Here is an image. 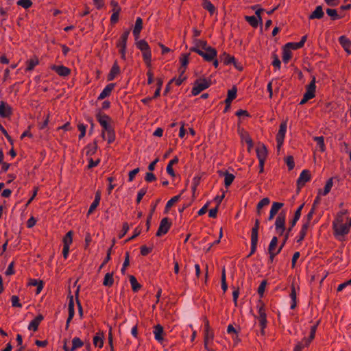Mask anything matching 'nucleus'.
I'll return each instance as SVG.
<instances>
[{
  "instance_id": "obj_1",
  "label": "nucleus",
  "mask_w": 351,
  "mask_h": 351,
  "mask_svg": "<svg viewBox=\"0 0 351 351\" xmlns=\"http://www.w3.org/2000/svg\"><path fill=\"white\" fill-rule=\"evenodd\" d=\"M348 210L339 211L332 222V227L336 237H341L348 234L351 227V218L348 215Z\"/></svg>"
},
{
  "instance_id": "obj_2",
  "label": "nucleus",
  "mask_w": 351,
  "mask_h": 351,
  "mask_svg": "<svg viewBox=\"0 0 351 351\" xmlns=\"http://www.w3.org/2000/svg\"><path fill=\"white\" fill-rule=\"evenodd\" d=\"M260 226L259 219H256L254 225L252 229L251 232V250L249 256L253 254L256 250V246L258 239V229Z\"/></svg>"
},
{
  "instance_id": "obj_3",
  "label": "nucleus",
  "mask_w": 351,
  "mask_h": 351,
  "mask_svg": "<svg viewBox=\"0 0 351 351\" xmlns=\"http://www.w3.org/2000/svg\"><path fill=\"white\" fill-rule=\"evenodd\" d=\"M130 33V29H125L122 35L120 36V38L117 43V47L119 48V52L121 53V57L123 60H125L126 56V47H127V41Z\"/></svg>"
},
{
  "instance_id": "obj_4",
  "label": "nucleus",
  "mask_w": 351,
  "mask_h": 351,
  "mask_svg": "<svg viewBox=\"0 0 351 351\" xmlns=\"http://www.w3.org/2000/svg\"><path fill=\"white\" fill-rule=\"evenodd\" d=\"M210 84L209 80H208L205 78L198 79L194 83V86L192 88L191 93L193 95H197L202 90L208 88L210 86Z\"/></svg>"
},
{
  "instance_id": "obj_5",
  "label": "nucleus",
  "mask_w": 351,
  "mask_h": 351,
  "mask_svg": "<svg viewBox=\"0 0 351 351\" xmlns=\"http://www.w3.org/2000/svg\"><path fill=\"white\" fill-rule=\"evenodd\" d=\"M317 330V325L311 327V332L308 338H304L301 342H299L295 347L293 351H301L305 346H308L312 340L315 338Z\"/></svg>"
},
{
  "instance_id": "obj_6",
  "label": "nucleus",
  "mask_w": 351,
  "mask_h": 351,
  "mask_svg": "<svg viewBox=\"0 0 351 351\" xmlns=\"http://www.w3.org/2000/svg\"><path fill=\"white\" fill-rule=\"evenodd\" d=\"M196 53L207 62L213 61L217 57V54L216 49L211 47H208L204 50L197 49Z\"/></svg>"
},
{
  "instance_id": "obj_7",
  "label": "nucleus",
  "mask_w": 351,
  "mask_h": 351,
  "mask_svg": "<svg viewBox=\"0 0 351 351\" xmlns=\"http://www.w3.org/2000/svg\"><path fill=\"white\" fill-rule=\"evenodd\" d=\"M286 215L285 213H280L276 219L275 228L279 235H282L285 230Z\"/></svg>"
},
{
  "instance_id": "obj_8",
  "label": "nucleus",
  "mask_w": 351,
  "mask_h": 351,
  "mask_svg": "<svg viewBox=\"0 0 351 351\" xmlns=\"http://www.w3.org/2000/svg\"><path fill=\"white\" fill-rule=\"evenodd\" d=\"M258 319L259 320V322H260V325H261V334L263 335L264 334V330L265 328H266L267 326V315H266V313H265V309L264 308V305L263 304H260V305H258Z\"/></svg>"
},
{
  "instance_id": "obj_9",
  "label": "nucleus",
  "mask_w": 351,
  "mask_h": 351,
  "mask_svg": "<svg viewBox=\"0 0 351 351\" xmlns=\"http://www.w3.org/2000/svg\"><path fill=\"white\" fill-rule=\"evenodd\" d=\"M153 334L154 339L159 343L163 344L165 341V332L163 327L160 324H157L153 328Z\"/></svg>"
},
{
  "instance_id": "obj_10",
  "label": "nucleus",
  "mask_w": 351,
  "mask_h": 351,
  "mask_svg": "<svg viewBox=\"0 0 351 351\" xmlns=\"http://www.w3.org/2000/svg\"><path fill=\"white\" fill-rule=\"evenodd\" d=\"M286 132H287V123L282 122L280 125V128H279L278 132L276 135L277 147L278 149H280V147L283 144Z\"/></svg>"
},
{
  "instance_id": "obj_11",
  "label": "nucleus",
  "mask_w": 351,
  "mask_h": 351,
  "mask_svg": "<svg viewBox=\"0 0 351 351\" xmlns=\"http://www.w3.org/2000/svg\"><path fill=\"white\" fill-rule=\"evenodd\" d=\"M171 223L169 221V219L167 217L163 218L160 223L156 236L161 237L169 231Z\"/></svg>"
},
{
  "instance_id": "obj_12",
  "label": "nucleus",
  "mask_w": 351,
  "mask_h": 351,
  "mask_svg": "<svg viewBox=\"0 0 351 351\" xmlns=\"http://www.w3.org/2000/svg\"><path fill=\"white\" fill-rule=\"evenodd\" d=\"M315 78L313 77L312 81L310 82L309 84L306 86V90L304 93V97L308 98V99H313L315 96Z\"/></svg>"
},
{
  "instance_id": "obj_13",
  "label": "nucleus",
  "mask_w": 351,
  "mask_h": 351,
  "mask_svg": "<svg viewBox=\"0 0 351 351\" xmlns=\"http://www.w3.org/2000/svg\"><path fill=\"white\" fill-rule=\"evenodd\" d=\"M311 180V174L309 171L303 170L297 181V184L299 188L302 187L304 184Z\"/></svg>"
},
{
  "instance_id": "obj_14",
  "label": "nucleus",
  "mask_w": 351,
  "mask_h": 351,
  "mask_svg": "<svg viewBox=\"0 0 351 351\" xmlns=\"http://www.w3.org/2000/svg\"><path fill=\"white\" fill-rule=\"evenodd\" d=\"M256 151L258 161H265L267 156V150L265 145L264 144H259L257 146Z\"/></svg>"
},
{
  "instance_id": "obj_15",
  "label": "nucleus",
  "mask_w": 351,
  "mask_h": 351,
  "mask_svg": "<svg viewBox=\"0 0 351 351\" xmlns=\"http://www.w3.org/2000/svg\"><path fill=\"white\" fill-rule=\"evenodd\" d=\"M194 46L190 49L191 51H193L196 53V50H204L208 48L209 46L207 44L206 40H200V39H195Z\"/></svg>"
},
{
  "instance_id": "obj_16",
  "label": "nucleus",
  "mask_w": 351,
  "mask_h": 351,
  "mask_svg": "<svg viewBox=\"0 0 351 351\" xmlns=\"http://www.w3.org/2000/svg\"><path fill=\"white\" fill-rule=\"evenodd\" d=\"M306 39H307V36L305 35L302 37L301 40L300 42H298V43H288L285 46L286 47H287L288 49H289L290 51L296 50V49L302 48L304 46L305 42L306 41Z\"/></svg>"
},
{
  "instance_id": "obj_17",
  "label": "nucleus",
  "mask_w": 351,
  "mask_h": 351,
  "mask_svg": "<svg viewBox=\"0 0 351 351\" xmlns=\"http://www.w3.org/2000/svg\"><path fill=\"white\" fill-rule=\"evenodd\" d=\"M51 69L56 71L60 76L66 77L71 73V70L63 65L56 66L53 65Z\"/></svg>"
},
{
  "instance_id": "obj_18",
  "label": "nucleus",
  "mask_w": 351,
  "mask_h": 351,
  "mask_svg": "<svg viewBox=\"0 0 351 351\" xmlns=\"http://www.w3.org/2000/svg\"><path fill=\"white\" fill-rule=\"evenodd\" d=\"M114 86H115V84H113V83L108 84L107 86H106V87L104 88V90L101 91V93L99 95L97 99L102 100V99H105L106 97L110 96V95L111 94Z\"/></svg>"
},
{
  "instance_id": "obj_19",
  "label": "nucleus",
  "mask_w": 351,
  "mask_h": 351,
  "mask_svg": "<svg viewBox=\"0 0 351 351\" xmlns=\"http://www.w3.org/2000/svg\"><path fill=\"white\" fill-rule=\"evenodd\" d=\"M12 114L11 108L4 101L0 103V116L1 117H8Z\"/></svg>"
},
{
  "instance_id": "obj_20",
  "label": "nucleus",
  "mask_w": 351,
  "mask_h": 351,
  "mask_svg": "<svg viewBox=\"0 0 351 351\" xmlns=\"http://www.w3.org/2000/svg\"><path fill=\"white\" fill-rule=\"evenodd\" d=\"M219 174L221 176H224V184L226 187H228L234 181L235 177L233 174L228 173V171H219Z\"/></svg>"
},
{
  "instance_id": "obj_21",
  "label": "nucleus",
  "mask_w": 351,
  "mask_h": 351,
  "mask_svg": "<svg viewBox=\"0 0 351 351\" xmlns=\"http://www.w3.org/2000/svg\"><path fill=\"white\" fill-rule=\"evenodd\" d=\"M283 203L280 202H273L270 212L269 216L268 217V220L271 221L274 219V216L277 214L279 210L283 206Z\"/></svg>"
},
{
  "instance_id": "obj_22",
  "label": "nucleus",
  "mask_w": 351,
  "mask_h": 351,
  "mask_svg": "<svg viewBox=\"0 0 351 351\" xmlns=\"http://www.w3.org/2000/svg\"><path fill=\"white\" fill-rule=\"evenodd\" d=\"M143 29V20L141 18L138 17L135 22V25L133 29V34L135 39H138L140 36V33Z\"/></svg>"
},
{
  "instance_id": "obj_23",
  "label": "nucleus",
  "mask_w": 351,
  "mask_h": 351,
  "mask_svg": "<svg viewBox=\"0 0 351 351\" xmlns=\"http://www.w3.org/2000/svg\"><path fill=\"white\" fill-rule=\"evenodd\" d=\"M119 73H120V67L118 65L117 62H115L113 64V65L110 69V71L108 75V77H107L108 80V81L113 80Z\"/></svg>"
},
{
  "instance_id": "obj_24",
  "label": "nucleus",
  "mask_w": 351,
  "mask_h": 351,
  "mask_svg": "<svg viewBox=\"0 0 351 351\" xmlns=\"http://www.w3.org/2000/svg\"><path fill=\"white\" fill-rule=\"evenodd\" d=\"M304 204H301L298 209L295 212L294 217L292 221L290 222V227L289 228V231H291L292 228L295 226L297 221L299 220L301 216V212L304 207Z\"/></svg>"
},
{
  "instance_id": "obj_25",
  "label": "nucleus",
  "mask_w": 351,
  "mask_h": 351,
  "mask_svg": "<svg viewBox=\"0 0 351 351\" xmlns=\"http://www.w3.org/2000/svg\"><path fill=\"white\" fill-rule=\"evenodd\" d=\"M324 15V12L323 11L322 7L321 5H318L316 7L315 10L309 15L308 19H320Z\"/></svg>"
},
{
  "instance_id": "obj_26",
  "label": "nucleus",
  "mask_w": 351,
  "mask_h": 351,
  "mask_svg": "<svg viewBox=\"0 0 351 351\" xmlns=\"http://www.w3.org/2000/svg\"><path fill=\"white\" fill-rule=\"evenodd\" d=\"M43 316L42 315H38L36 316L33 320L31 321L28 326L29 330H32L34 331H36L38 330V326L41 321L43 319Z\"/></svg>"
},
{
  "instance_id": "obj_27",
  "label": "nucleus",
  "mask_w": 351,
  "mask_h": 351,
  "mask_svg": "<svg viewBox=\"0 0 351 351\" xmlns=\"http://www.w3.org/2000/svg\"><path fill=\"white\" fill-rule=\"evenodd\" d=\"M189 54H182L180 58V62L181 64V66L179 69V72L181 74H184L186 71V68L187 64H189Z\"/></svg>"
},
{
  "instance_id": "obj_28",
  "label": "nucleus",
  "mask_w": 351,
  "mask_h": 351,
  "mask_svg": "<svg viewBox=\"0 0 351 351\" xmlns=\"http://www.w3.org/2000/svg\"><path fill=\"white\" fill-rule=\"evenodd\" d=\"M309 228L308 223H304L301 230L299 232V234L296 237L297 243H301L306 235L307 230Z\"/></svg>"
},
{
  "instance_id": "obj_29",
  "label": "nucleus",
  "mask_w": 351,
  "mask_h": 351,
  "mask_svg": "<svg viewBox=\"0 0 351 351\" xmlns=\"http://www.w3.org/2000/svg\"><path fill=\"white\" fill-rule=\"evenodd\" d=\"M104 333L97 332L93 337V344L95 347L101 348L104 346Z\"/></svg>"
},
{
  "instance_id": "obj_30",
  "label": "nucleus",
  "mask_w": 351,
  "mask_h": 351,
  "mask_svg": "<svg viewBox=\"0 0 351 351\" xmlns=\"http://www.w3.org/2000/svg\"><path fill=\"white\" fill-rule=\"evenodd\" d=\"M214 333L213 330L204 331V348L208 349V346L213 342Z\"/></svg>"
},
{
  "instance_id": "obj_31",
  "label": "nucleus",
  "mask_w": 351,
  "mask_h": 351,
  "mask_svg": "<svg viewBox=\"0 0 351 351\" xmlns=\"http://www.w3.org/2000/svg\"><path fill=\"white\" fill-rule=\"evenodd\" d=\"M339 41L347 53H350L349 48L351 47V41L345 36H340Z\"/></svg>"
},
{
  "instance_id": "obj_32",
  "label": "nucleus",
  "mask_w": 351,
  "mask_h": 351,
  "mask_svg": "<svg viewBox=\"0 0 351 351\" xmlns=\"http://www.w3.org/2000/svg\"><path fill=\"white\" fill-rule=\"evenodd\" d=\"M85 149L86 155L90 157L96 153L97 150V144L95 141L93 143H90L86 145Z\"/></svg>"
},
{
  "instance_id": "obj_33",
  "label": "nucleus",
  "mask_w": 351,
  "mask_h": 351,
  "mask_svg": "<svg viewBox=\"0 0 351 351\" xmlns=\"http://www.w3.org/2000/svg\"><path fill=\"white\" fill-rule=\"evenodd\" d=\"M39 64V60L37 57H34L32 59L27 60L26 62L27 67L25 71H32L34 67Z\"/></svg>"
},
{
  "instance_id": "obj_34",
  "label": "nucleus",
  "mask_w": 351,
  "mask_h": 351,
  "mask_svg": "<svg viewBox=\"0 0 351 351\" xmlns=\"http://www.w3.org/2000/svg\"><path fill=\"white\" fill-rule=\"evenodd\" d=\"M245 19L253 27L256 28L261 24L260 20L255 16H245Z\"/></svg>"
},
{
  "instance_id": "obj_35",
  "label": "nucleus",
  "mask_w": 351,
  "mask_h": 351,
  "mask_svg": "<svg viewBox=\"0 0 351 351\" xmlns=\"http://www.w3.org/2000/svg\"><path fill=\"white\" fill-rule=\"evenodd\" d=\"M313 140L317 143V147L319 148V151L324 152L326 150L324 136H315L313 137Z\"/></svg>"
},
{
  "instance_id": "obj_36",
  "label": "nucleus",
  "mask_w": 351,
  "mask_h": 351,
  "mask_svg": "<svg viewBox=\"0 0 351 351\" xmlns=\"http://www.w3.org/2000/svg\"><path fill=\"white\" fill-rule=\"evenodd\" d=\"M114 282L113 279V274L112 273H107L106 274L104 281H103V285L106 287H112Z\"/></svg>"
},
{
  "instance_id": "obj_37",
  "label": "nucleus",
  "mask_w": 351,
  "mask_h": 351,
  "mask_svg": "<svg viewBox=\"0 0 351 351\" xmlns=\"http://www.w3.org/2000/svg\"><path fill=\"white\" fill-rule=\"evenodd\" d=\"M29 285H31V286H35L37 287L36 289V294H38L40 293V291H42L43 288V282L42 280H36V279H31L29 282Z\"/></svg>"
},
{
  "instance_id": "obj_38",
  "label": "nucleus",
  "mask_w": 351,
  "mask_h": 351,
  "mask_svg": "<svg viewBox=\"0 0 351 351\" xmlns=\"http://www.w3.org/2000/svg\"><path fill=\"white\" fill-rule=\"evenodd\" d=\"M202 7L208 10L210 14H213L215 11V7L209 0H203Z\"/></svg>"
},
{
  "instance_id": "obj_39",
  "label": "nucleus",
  "mask_w": 351,
  "mask_h": 351,
  "mask_svg": "<svg viewBox=\"0 0 351 351\" xmlns=\"http://www.w3.org/2000/svg\"><path fill=\"white\" fill-rule=\"evenodd\" d=\"M83 345V341L79 337H74L72 339V347L71 348V351H75L76 349L82 348Z\"/></svg>"
},
{
  "instance_id": "obj_40",
  "label": "nucleus",
  "mask_w": 351,
  "mask_h": 351,
  "mask_svg": "<svg viewBox=\"0 0 351 351\" xmlns=\"http://www.w3.org/2000/svg\"><path fill=\"white\" fill-rule=\"evenodd\" d=\"M97 119L101 126L109 123L110 121V118L109 116L106 114H102L101 113H99L97 115Z\"/></svg>"
},
{
  "instance_id": "obj_41",
  "label": "nucleus",
  "mask_w": 351,
  "mask_h": 351,
  "mask_svg": "<svg viewBox=\"0 0 351 351\" xmlns=\"http://www.w3.org/2000/svg\"><path fill=\"white\" fill-rule=\"evenodd\" d=\"M130 282L133 291L136 292L141 289V285L138 282L136 278L134 276H130Z\"/></svg>"
},
{
  "instance_id": "obj_42",
  "label": "nucleus",
  "mask_w": 351,
  "mask_h": 351,
  "mask_svg": "<svg viewBox=\"0 0 351 351\" xmlns=\"http://www.w3.org/2000/svg\"><path fill=\"white\" fill-rule=\"evenodd\" d=\"M333 182L332 179L330 178L324 186V189L323 191H319V194L322 195L324 196L326 195L331 190V188L332 186Z\"/></svg>"
},
{
  "instance_id": "obj_43",
  "label": "nucleus",
  "mask_w": 351,
  "mask_h": 351,
  "mask_svg": "<svg viewBox=\"0 0 351 351\" xmlns=\"http://www.w3.org/2000/svg\"><path fill=\"white\" fill-rule=\"evenodd\" d=\"M136 47L141 52L146 51L150 49L148 43L145 40H141L136 43Z\"/></svg>"
},
{
  "instance_id": "obj_44",
  "label": "nucleus",
  "mask_w": 351,
  "mask_h": 351,
  "mask_svg": "<svg viewBox=\"0 0 351 351\" xmlns=\"http://www.w3.org/2000/svg\"><path fill=\"white\" fill-rule=\"evenodd\" d=\"M72 231H69L63 238V246L70 247L73 241Z\"/></svg>"
},
{
  "instance_id": "obj_45",
  "label": "nucleus",
  "mask_w": 351,
  "mask_h": 351,
  "mask_svg": "<svg viewBox=\"0 0 351 351\" xmlns=\"http://www.w3.org/2000/svg\"><path fill=\"white\" fill-rule=\"evenodd\" d=\"M143 58L147 66H151L152 52L151 49L142 52Z\"/></svg>"
},
{
  "instance_id": "obj_46",
  "label": "nucleus",
  "mask_w": 351,
  "mask_h": 351,
  "mask_svg": "<svg viewBox=\"0 0 351 351\" xmlns=\"http://www.w3.org/2000/svg\"><path fill=\"white\" fill-rule=\"evenodd\" d=\"M291 51L289 50V49H288L287 47H286L285 46L284 47V49H283V52H282V60L283 62H288L289 61V60L291 58Z\"/></svg>"
},
{
  "instance_id": "obj_47",
  "label": "nucleus",
  "mask_w": 351,
  "mask_h": 351,
  "mask_svg": "<svg viewBox=\"0 0 351 351\" xmlns=\"http://www.w3.org/2000/svg\"><path fill=\"white\" fill-rule=\"evenodd\" d=\"M326 13L332 20H337L341 18V16L337 14V12L335 9L328 8L326 10Z\"/></svg>"
},
{
  "instance_id": "obj_48",
  "label": "nucleus",
  "mask_w": 351,
  "mask_h": 351,
  "mask_svg": "<svg viewBox=\"0 0 351 351\" xmlns=\"http://www.w3.org/2000/svg\"><path fill=\"white\" fill-rule=\"evenodd\" d=\"M75 314L74 302L73 296H71L69 303V317L70 319H73Z\"/></svg>"
},
{
  "instance_id": "obj_49",
  "label": "nucleus",
  "mask_w": 351,
  "mask_h": 351,
  "mask_svg": "<svg viewBox=\"0 0 351 351\" xmlns=\"http://www.w3.org/2000/svg\"><path fill=\"white\" fill-rule=\"evenodd\" d=\"M221 289L224 292L226 291L228 289V285L226 283V270L223 267L222 269V274H221Z\"/></svg>"
},
{
  "instance_id": "obj_50",
  "label": "nucleus",
  "mask_w": 351,
  "mask_h": 351,
  "mask_svg": "<svg viewBox=\"0 0 351 351\" xmlns=\"http://www.w3.org/2000/svg\"><path fill=\"white\" fill-rule=\"evenodd\" d=\"M106 138H107L108 143L109 144L114 141L115 132L114 130L106 132Z\"/></svg>"
},
{
  "instance_id": "obj_51",
  "label": "nucleus",
  "mask_w": 351,
  "mask_h": 351,
  "mask_svg": "<svg viewBox=\"0 0 351 351\" xmlns=\"http://www.w3.org/2000/svg\"><path fill=\"white\" fill-rule=\"evenodd\" d=\"M17 5L27 9L32 5V2L31 0H19L17 1Z\"/></svg>"
},
{
  "instance_id": "obj_52",
  "label": "nucleus",
  "mask_w": 351,
  "mask_h": 351,
  "mask_svg": "<svg viewBox=\"0 0 351 351\" xmlns=\"http://www.w3.org/2000/svg\"><path fill=\"white\" fill-rule=\"evenodd\" d=\"M277 243H278V238L276 237H274L271 239V241H270V243L269 245L268 252H271V251L276 252L275 250H276Z\"/></svg>"
},
{
  "instance_id": "obj_53",
  "label": "nucleus",
  "mask_w": 351,
  "mask_h": 351,
  "mask_svg": "<svg viewBox=\"0 0 351 351\" xmlns=\"http://www.w3.org/2000/svg\"><path fill=\"white\" fill-rule=\"evenodd\" d=\"M180 198V195H176L169 199L165 206V209L168 210L176 202H177Z\"/></svg>"
},
{
  "instance_id": "obj_54",
  "label": "nucleus",
  "mask_w": 351,
  "mask_h": 351,
  "mask_svg": "<svg viewBox=\"0 0 351 351\" xmlns=\"http://www.w3.org/2000/svg\"><path fill=\"white\" fill-rule=\"evenodd\" d=\"M186 79L184 76H183V74L180 73V75L178 78H173L171 80V81L169 82V84L175 82V84L177 86H180L182 84V83L184 82V80Z\"/></svg>"
},
{
  "instance_id": "obj_55",
  "label": "nucleus",
  "mask_w": 351,
  "mask_h": 351,
  "mask_svg": "<svg viewBox=\"0 0 351 351\" xmlns=\"http://www.w3.org/2000/svg\"><path fill=\"white\" fill-rule=\"evenodd\" d=\"M252 9L254 10H255V14L256 15V17L260 20L261 24H262L263 21H262V18H261V12H263L264 11V10L263 8H258V5L253 6Z\"/></svg>"
},
{
  "instance_id": "obj_56",
  "label": "nucleus",
  "mask_w": 351,
  "mask_h": 351,
  "mask_svg": "<svg viewBox=\"0 0 351 351\" xmlns=\"http://www.w3.org/2000/svg\"><path fill=\"white\" fill-rule=\"evenodd\" d=\"M272 58H273L272 65L274 67H276V69H279L280 68L281 62H280V60H279L278 56L276 53H274L272 55Z\"/></svg>"
},
{
  "instance_id": "obj_57",
  "label": "nucleus",
  "mask_w": 351,
  "mask_h": 351,
  "mask_svg": "<svg viewBox=\"0 0 351 351\" xmlns=\"http://www.w3.org/2000/svg\"><path fill=\"white\" fill-rule=\"evenodd\" d=\"M270 200L268 197H265L262 199L257 204V208H262L264 206H266L269 204Z\"/></svg>"
},
{
  "instance_id": "obj_58",
  "label": "nucleus",
  "mask_w": 351,
  "mask_h": 351,
  "mask_svg": "<svg viewBox=\"0 0 351 351\" xmlns=\"http://www.w3.org/2000/svg\"><path fill=\"white\" fill-rule=\"evenodd\" d=\"M11 302L12 306L19 307L22 306L21 304L19 302V298L16 295H12L11 298Z\"/></svg>"
},
{
  "instance_id": "obj_59",
  "label": "nucleus",
  "mask_w": 351,
  "mask_h": 351,
  "mask_svg": "<svg viewBox=\"0 0 351 351\" xmlns=\"http://www.w3.org/2000/svg\"><path fill=\"white\" fill-rule=\"evenodd\" d=\"M77 128H78V130H80V134L79 135V138L81 139L82 138L85 134H86V127L85 125L84 124H79L77 125Z\"/></svg>"
},
{
  "instance_id": "obj_60",
  "label": "nucleus",
  "mask_w": 351,
  "mask_h": 351,
  "mask_svg": "<svg viewBox=\"0 0 351 351\" xmlns=\"http://www.w3.org/2000/svg\"><path fill=\"white\" fill-rule=\"evenodd\" d=\"M102 132H101V136L104 139H106V132H108L110 130H112L113 128L111 127L110 123L106 124L104 125H102Z\"/></svg>"
},
{
  "instance_id": "obj_61",
  "label": "nucleus",
  "mask_w": 351,
  "mask_h": 351,
  "mask_svg": "<svg viewBox=\"0 0 351 351\" xmlns=\"http://www.w3.org/2000/svg\"><path fill=\"white\" fill-rule=\"evenodd\" d=\"M237 96V88H232V89L228 90L227 97L233 100L236 98Z\"/></svg>"
},
{
  "instance_id": "obj_62",
  "label": "nucleus",
  "mask_w": 351,
  "mask_h": 351,
  "mask_svg": "<svg viewBox=\"0 0 351 351\" xmlns=\"http://www.w3.org/2000/svg\"><path fill=\"white\" fill-rule=\"evenodd\" d=\"M146 192H147V189H145V188L141 189L138 192L137 198H136L137 203H139L141 201L143 197L145 195Z\"/></svg>"
},
{
  "instance_id": "obj_63",
  "label": "nucleus",
  "mask_w": 351,
  "mask_h": 351,
  "mask_svg": "<svg viewBox=\"0 0 351 351\" xmlns=\"http://www.w3.org/2000/svg\"><path fill=\"white\" fill-rule=\"evenodd\" d=\"M241 140H242V141L245 142L246 144L253 142L252 138L250 136L249 134L247 132H245L241 135Z\"/></svg>"
},
{
  "instance_id": "obj_64",
  "label": "nucleus",
  "mask_w": 351,
  "mask_h": 351,
  "mask_svg": "<svg viewBox=\"0 0 351 351\" xmlns=\"http://www.w3.org/2000/svg\"><path fill=\"white\" fill-rule=\"evenodd\" d=\"M286 162L289 170H291L294 167V160L292 156H288L286 159Z\"/></svg>"
}]
</instances>
